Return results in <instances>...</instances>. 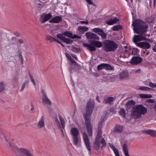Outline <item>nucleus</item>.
<instances>
[{"mask_svg":"<svg viewBox=\"0 0 156 156\" xmlns=\"http://www.w3.org/2000/svg\"><path fill=\"white\" fill-rule=\"evenodd\" d=\"M132 26L134 32L138 34L135 36L133 38V41L136 45L137 42L140 41H145L147 38L145 33L147 30L148 25L146 22L140 20H135L133 23Z\"/></svg>","mask_w":156,"mask_h":156,"instance_id":"1","label":"nucleus"},{"mask_svg":"<svg viewBox=\"0 0 156 156\" xmlns=\"http://www.w3.org/2000/svg\"><path fill=\"white\" fill-rule=\"evenodd\" d=\"M135 104V101L130 100L126 103V105L127 108L132 107L131 111V116L134 119H138L141 117L142 115H144L147 112V108L142 105L133 106Z\"/></svg>","mask_w":156,"mask_h":156,"instance_id":"2","label":"nucleus"},{"mask_svg":"<svg viewBox=\"0 0 156 156\" xmlns=\"http://www.w3.org/2000/svg\"><path fill=\"white\" fill-rule=\"evenodd\" d=\"M94 101L93 100L89 101L87 104L86 112L84 114V117L87 126V133L90 136H91L92 135V126L90 120L94 108Z\"/></svg>","mask_w":156,"mask_h":156,"instance_id":"3","label":"nucleus"},{"mask_svg":"<svg viewBox=\"0 0 156 156\" xmlns=\"http://www.w3.org/2000/svg\"><path fill=\"white\" fill-rule=\"evenodd\" d=\"M102 133L101 130H99L97 133L96 138L94 143V146L96 150L100 149H103L106 146V143L104 138L102 137Z\"/></svg>","mask_w":156,"mask_h":156,"instance_id":"4","label":"nucleus"},{"mask_svg":"<svg viewBox=\"0 0 156 156\" xmlns=\"http://www.w3.org/2000/svg\"><path fill=\"white\" fill-rule=\"evenodd\" d=\"M73 144L76 146L80 144L81 139L79 136V132L77 128H72L70 130Z\"/></svg>","mask_w":156,"mask_h":156,"instance_id":"5","label":"nucleus"},{"mask_svg":"<svg viewBox=\"0 0 156 156\" xmlns=\"http://www.w3.org/2000/svg\"><path fill=\"white\" fill-rule=\"evenodd\" d=\"M91 44L83 43V46L90 51H95L96 50V47L100 48L102 47L101 43L98 41L92 40L90 41Z\"/></svg>","mask_w":156,"mask_h":156,"instance_id":"6","label":"nucleus"},{"mask_svg":"<svg viewBox=\"0 0 156 156\" xmlns=\"http://www.w3.org/2000/svg\"><path fill=\"white\" fill-rule=\"evenodd\" d=\"M117 48V44L111 40L107 41L103 45L104 50L107 51H114Z\"/></svg>","mask_w":156,"mask_h":156,"instance_id":"7","label":"nucleus"},{"mask_svg":"<svg viewBox=\"0 0 156 156\" xmlns=\"http://www.w3.org/2000/svg\"><path fill=\"white\" fill-rule=\"evenodd\" d=\"M83 139L84 143L85 145L87 150L89 151V153L91 154V147L90 146V143L88 139V136L87 134L83 132Z\"/></svg>","mask_w":156,"mask_h":156,"instance_id":"8","label":"nucleus"},{"mask_svg":"<svg viewBox=\"0 0 156 156\" xmlns=\"http://www.w3.org/2000/svg\"><path fill=\"white\" fill-rule=\"evenodd\" d=\"M52 17V16L51 13H48L46 14L43 13L41 15L39 20L41 23H43L50 19Z\"/></svg>","mask_w":156,"mask_h":156,"instance_id":"9","label":"nucleus"},{"mask_svg":"<svg viewBox=\"0 0 156 156\" xmlns=\"http://www.w3.org/2000/svg\"><path fill=\"white\" fill-rule=\"evenodd\" d=\"M119 21V19L115 16L114 14H113L109 17L108 20L106 21V23L108 25H112Z\"/></svg>","mask_w":156,"mask_h":156,"instance_id":"10","label":"nucleus"},{"mask_svg":"<svg viewBox=\"0 0 156 156\" xmlns=\"http://www.w3.org/2000/svg\"><path fill=\"white\" fill-rule=\"evenodd\" d=\"M92 30L94 32L97 33L98 35L101 36L102 38H106V34L101 29L95 28L93 29Z\"/></svg>","mask_w":156,"mask_h":156,"instance_id":"11","label":"nucleus"},{"mask_svg":"<svg viewBox=\"0 0 156 156\" xmlns=\"http://www.w3.org/2000/svg\"><path fill=\"white\" fill-rule=\"evenodd\" d=\"M59 119L61 124V125L58 119L57 118L55 119V124L57 125V126L60 128L62 127L64 128L65 127V121L64 119L61 116H59Z\"/></svg>","mask_w":156,"mask_h":156,"instance_id":"12","label":"nucleus"},{"mask_svg":"<svg viewBox=\"0 0 156 156\" xmlns=\"http://www.w3.org/2000/svg\"><path fill=\"white\" fill-rule=\"evenodd\" d=\"M142 60V58L140 57H133L130 61V63L133 65L137 64L141 62Z\"/></svg>","mask_w":156,"mask_h":156,"instance_id":"13","label":"nucleus"},{"mask_svg":"<svg viewBox=\"0 0 156 156\" xmlns=\"http://www.w3.org/2000/svg\"><path fill=\"white\" fill-rule=\"evenodd\" d=\"M85 35L87 38L88 39H93L99 40V37L95 34L90 33L87 32L85 34Z\"/></svg>","mask_w":156,"mask_h":156,"instance_id":"14","label":"nucleus"},{"mask_svg":"<svg viewBox=\"0 0 156 156\" xmlns=\"http://www.w3.org/2000/svg\"><path fill=\"white\" fill-rule=\"evenodd\" d=\"M137 47L143 49H149L151 47L150 44L147 42H143L136 44Z\"/></svg>","mask_w":156,"mask_h":156,"instance_id":"15","label":"nucleus"},{"mask_svg":"<svg viewBox=\"0 0 156 156\" xmlns=\"http://www.w3.org/2000/svg\"><path fill=\"white\" fill-rule=\"evenodd\" d=\"M45 125L44 117L42 116L37 124V127L39 129H42L45 127Z\"/></svg>","mask_w":156,"mask_h":156,"instance_id":"16","label":"nucleus"},{"mask_svg":"<svg viewBox=\"0 0 156 156\" xmlns=\"http://www.w3.org/2000/svg\"><path fill=\"white\" fill-rule=\"evenodd\" d=\"M62 20V18L59 16H56L49 20L50 23H58L60 22Z\"/></svg>","mask_w":156,"mask_h":156,"instance_id":"17","label":"nucleus"},{"mask_svg":"<svg viewBox=\"0 0 156 156\" xmlns=\"http://www.w3.org/2000/svg\"><path fill=\"white\" fill-rule=\"evenodd\" d=\"M115 98L112 97H109L104 98L102 101L103 104H112L114 101Z\"/></svg>","mask_w":156,"mask_h":156,"instance_id":"18","label":"nucleus"},{"mask_svg":"<svg viewBox=\"0 0 156 156\" xmlns=\"http://www.w3.org/2000/svg\"><path fill=\"white\" fill-rule=\"evenodd\" d=\"M88 29L87 27L85 26H79L77 28L78 30L81 34H84L85 32L87 31Z\"/></svg>","mask_w":156,"mask_h":156,"instance_id":"19","label":"nucleus"},{"mask_svg":"<svg viewBox=\"0 0 156 156\" xmlns=\"http://www.w3.org/2000/svg\"><path fill=\"white\" fill-rule=\"evenodd\" d=\"M144 133L150 135L152 137H156V131L154 130L148 129L145 130Z\"/></svg>","mask_w":156,"mask_h":156,"instance_id":"20","label":"nucleus"},{"mask_svg":"<svg viewBox=\"0 0 156 156\" xmlns=\"http://www.w3.org/2000/svg\"><path fill=\"white\" fill-rule=\"evenodd\" d=\"M119 79L123 80L128 77V73L126 71H122L119 73Z\"/></svg>","mask_w":156,"mask_h":156,"instance_id":"21","label":"nucleus"},{"mask_svg":"<svg viewBox=\"0 0 156 156\" xmlns=\"http://www.w3.org/2000/svg\"><path fill=\"white\" fill-rule=\"evenodd\" d=\"M42 102L44 104L49 105H50L51 103V101L45 94L43 97Z\"/></svg>","mask_w":156,"mask_h":156,"instance_id":"22","label":"nucleus"},{"mask_svg":"<svg viewBox=\"0 0 156 156\" xmlns=\"http://www.w3.org/2000/svg\"><path fill=\"white\" fill-rule=\"evenodd\" d=\"M108 144L110 148L112 150L115 156H119L118 151L115 148V146L110 143H109Z\"/></svg>","mask_w":156,"mask_h":156,"instance_id":"23","label":"nucleus"},{"mask_svg":"<svg viewBox=\"0 0 156 156\" xmlns=\"http://www.w3.org/2000/svg\"><path fill=\"white\" fill-rule=\"evenodd\" d=\"M123 129V126L119 125H116L114 128V131L118 133L122 132Z\"/></svg>","mask_w":156,"mask_h":156,"instance_id":"24","label":"nucleus"},{"mask_svg":"<svg viewBox=\"0 0 156 156\" xmlns=\"http://www.w3.org/2000/svg\"><path fill=\"white\" fill-rule=\"evenodd\" d=\"M10 149L14 151L15 152H22V151L21 150V149H24V148H19L17 146L15 145L12 146L10 147Z\"/></svg>","mask_w":156,"mask_h":156,"instance_id":"25","label":"nucleus"},{"mask_svg":"<svg viewBox=\"0 0 156 156\" xmlns=\"http://www.w3.org/2000/svg\"><path fill=\"white\" fill-rule=\"evenodd\" d=\"M22 152L25 154L27 156H34L29 150L26 149H21Z\"/></svg>","mask_w":156,"mask_h":156,"instance_id":"26","label":"nucleus"},{"mask_svg":"<svg viewBox=\"0 0 156 156\" xmlns=\"http://www.w3.org/2000/svg\"><path fill=\"white\" fill-rule=\"evenodd\" d=\"M123 151L125 156H130L128 152L127 147L126 144H124L123 145Z\"/></svg>","mask_w":156,"mask_h":156,"instance_id":"27","label":"nucleus"},{"mask_svg":"<svg viewBox=\"0 0 156 156\" xmlns=\"http://www.w3.org/2000/svg\"><path fill=\"white\" fill-rule=\"evenodd\" d=\"M119 115L122 117L124 118L126 115V112L125 109L123 108H121L119 112Z\"/></svg>","mask_w":156,"mask_h":156,"instance_id":"28","label":"nucleus"},{"mask_svg":"<svg viewBox=\"0 0 156 156\" xmlns=\"http://www.w3.org/2000/svg\"><path fill=\"white\" fill-rule=\"evenodd\" d=\"M139 96L141 98H145L152 97V95L151 94H139Z\"/></svg>","mask_w":156,"mask_h":156,"instance_id":"29","label":"nucleus"},{"mask_svg":"<svg viewBox=\"0 0 156 156\" xmlns=\"http://www.w3.org/2000/svg\"><path fill=\"white\" fill-rule=\"evenodd\" d=\"M63 34L67 37L72 38L73 34L68 31L64 32L62 33Z\"/></svg>","mask_w":156,"mask_h":156,"instance_id":"30","label":"nucleus"},{"mask_svg":"<svg viewBox=\"0 0 156 156\" xmlns=\"http://www.w3.org/2000/svg\"><path fill=\"white\" fill-rule=\"evenodd\" d=\"M138 89L141 90L148 91H150L152 90V89L150 88L144 86L140 87Z\"/></svg>","mask_w":156,"mask_h":156,"instance_id":"31","label":"nucleus"},{"mask_svg":"<svg viewBox=\"0 0 156 156\" xmlns=\"http://www.w3.org/2000/svg\"><path fill=\"white\" fill-rule=\"evenodd\" d=\"M105 69L106 70H113L114 67L108 64L105 63Z\"/></svg>","mask_w":156,"mask_h":156,"instance_id":"32","label":"nucleus"},{"mask_svg":"<svg viewBox=\"0 0 156 156\" xmlns=\"http://www.w3.org/2000/svg\"><path fill=\"white\" fill-rule=\"evenodd\" d=\"M5 89V84L3 82H0V92L4 91Z\"/></svg>","mask_w":156,"mask_h":156,"instance_id":"33","label":"nucleus"},{"mask_svg":"<svg viewBox=\"0 0 156 156\" xmlns=\"http://www.w3.org/2000/svg\"><path fill=\"white\" fill-rule=\"evenodd\" d=\"M62 41L67 44H70L72 43V41L70 39L64 37Z\"/></svg>","mask_w":156,"mask_h":156,"instance_id":"34","label":"nucleus"},{"mask_svg":"<svg viewBox=\"0 0 156 156\" xmlns=\"http://www.w3.org/2000/svg\"><path fill=\"white\" fill-rule=\"evenodd\" d=\"M105 63H102L98 65L97 66V69L98 70H100L102 69H105Z\"/></svg>","mask_w":156,"mask_h":156,"instance_id":"35","label":"nucleus"},{"mask_svg":"<svg viewBox=\"0 0 156 156\" xmlns=\"http://www.w3.org/2000/svg\"><path fill=\"white\" fill-rule=\"evenodd\" d=\"M46 40L47 41H50L51 42H53L55 41V38L51 36L47 35L46 36Z\"/></svg>","mask_w":156,"mask_h":156,"instance_id":"36","label":"nucleus"},{"mask_svg":"<svg viewBox=\"0 0 156 156\" xmlns=\"http://www.w3.org/2000/svg\"><path fill=\"white\" fill-rule=\"evenodd\" d=\"M112 29L114 31H117L121 29V27L119 25H115L112 27Z\"/></svg>","mask_w":156,"mask_h":156,"instance_id":"37","label":"nucleus"},{"mask_svg":"<svg viewBox=\"0 0 156 156\" xmlns=\"http://www.w3.org/2000/svg\"><path fill=\"white\" fill-rule=\"evenodd\" d=\"M29 76L31 81L32 82L34 86H36V83L34 79L33 76L30 73H29Z\"/></svg>","mask_w":156,"mask_h":156,"instance_id":"38","label":"nucleus"},{"mask_svg":"<svg viewBox=\"0 0 156 156\" xmlns=\"http://www.w3.org/2000/svg\"><path fill=\"white\" fill-rule=\"evenodd\" d=\"M101 120L99 122L98 125V128L100 129L101 128L103 124V122L105 120L102 118H101Z\"/></svg>","mask_w":156,"mask_h":156,"instance_id":"39","label":"nucleus"},{"mask_svg":"<svg viewBox=\"0 0 156 156\" xmlns=\"http://www.w3.org/2000/svg\"><path fill=\"white\" fill-rule=\"evenodd\" d=\"M149 87L152 88H156V83H153L152 82H150L149 83Z\"/></svg>","mask_w":156,"mask_h":156,"instance_id":"40","label":"nucleus"},{"mask_svg":"<svg viewBox=\"0 0 156 156\" xmlns=\"http://www.w3.org/2000/svg\"><path fill=\"white\" fill-rule=\"evenodd\" d=\"M63 34L62 33V34H58L57 35V37L61 39V40L62 41L64 37L63 36Z\"/></svg>","mask_w":156,"mask_h":156,"instance_id":"41","label":"nucleus"},{"mask_svg":"<svg viewBox=\"0 0 156 156\" xmlns=\"http://www.w3.org/2000/svg\"><path fill=\"white\" fill-rule=\"evenodd\" d=\"M72 50L74 52L77 53L79 52V51H80V49H79L76 48L75 47H72Z\"/></svg>","mask_w":156,"mask_h":156,"instance_id":"42","label":"nucleus"},{"mask_svg":"<svg viewBox=\"0 0 156 156\" xmlns=\"http://www.w3.org/2000/svg\"><path fill=\"white\" fill-rule=\"evenodd\" d=\"M19 57L21 61V63L22 64H23V58L21 54H19Z\"/></svg>","mask_w":156,"mask_h":156,"instance_id":"43","label":"nucleus"},{"mask_svg":"<svg viewBox=\"0 0 156 156\" xmlns=\"http://www.w3.org/2000/svg\"><path fill=\"white\" fill-rule=\"evenodd\" d=\"M81 38V36H79L77 35L74 34L73 35H72V38L75 39V38Z\"/></svg>","mask_w":156,"mask_h":156,"instance_id":"44","label":"nucleus"},{"mask_svg":"<svg viewBox=\"0 0 156 156\" xmlns=\"http://www.w3.org/2000/svg\"><path fill=\"white\" fill-rule=\"evenodd\" d=\"M127 48V46H124V48L123 49V50L124 51V52H123V53H124L125 55H128L129 54L127 50L126 49Z\"/></svg>","mask_w":156,"mask_h":156,"instance_id":"45","label":"nucleus"},{"mask_svg":"<svg viewBox=\"0 0 156 156\" xmlns=\"http://www.w3.org/2000/svg\"><path fill=\"white\" fill-rule=\"evenodd\" d=\"M79 23L81 24H85L86 25H87L88 23V22L87 20L86 21H80Z\"/></svg>","mask_w":156,"mask_h":156,"instance_id":"46","label":"nucleus"},{"mask_svg":"<svg viewBox=\"0 0 156 156\" xmlns=\"http://www.w3.org/2000/svg\"><path fill=\"white\" fill-rule=\"evenodd\" d=\"M44 6V5L41 4H39L37 6V7L39 9H41Z\"/></svg>","mask_w":156,"mask_h":156,"instance_id":"47","label":"nucleus"},{"mask_svg":"<svg viewBox=\"0 0 156 156\" xmlns=\"http://www.w3.org/2000/svg\"><path fill=\"white\" fill-rule=\"evenodd\" d=\"M154 102V100L153 99H148L146 101V102L147 103H153Z\"/></svg>","mask_w":156,"mask_h":156,"instance_id":"48","label":"nucleus"},{"mask_svg":"<svg viewBox=\"0 0 156 156\" xmlns=\"http://www.w3.org/2000/svg\"><path fill=\"white\" fill-rule=\"evenodd\" d=\"M86 1L89 4L92 5H94V3L92 0H86Z\"/></svg>","mask_w":156,"mask_h":156,"instance_id":"49","label":"nucleus"},{"mask_svg":"<svg viewBox=\"0 0 156 156\" xmlns=\"http://www.w3.org/2000/svg\"><path fill=\"white\" fill-rule=\"evenodd\" d=\"M139 51V50L138 49L136 48V49H134L133 50V51H132V53L133 54H135L136 53H137Z\"/></svg>","mask_w":156,"mask_h":156,"instance_id":"50","label":"nucleus"},{"mask_svg":"<svg viewBox=\"0 0 156 156\" xmlns=\"http://www.w3.org/2000/svg\"><path fill=\"white\" fill-rule=\"evenodd\" d=\"M75 68H77L78 69H81V67L80 65H79L77 63L74 65Z\"/></svg>","mask_w":156,"mask_h":156,"instance_id":"51","label":"nucleus"},{"mask_svg":"<svg viewBox=\"0 0 156 156\" xmlns=\"http://www.w3.org/2000/svg\"><path fill=\"white\" fill-rule=\"evenodd\" d=\"M69 61L72 63L74 64V65H75L76 62L72 58L69 60Z\"/></svg>","mask_w":156,"mask_h":156,"instance_id":"52","label":"nucleus"},{"mask_svg":"<svg viewBox=\"0 0 156 156\" xmlns=\"http://www.w3.org/2000/svg\"><path fill=\"white\" fill-rule=\"evenodd\" d=\"M25 86V83H23V84L21 86V89L20 90V91H22L23 90Z\"/></svg>","mask_w":156,"mask_h":156,"instance_id":"53","label":"nucleus"},{"mask_svg":"<svg viewBox=\"0 0 156 156\" xmlns=\"http://www.w3.org/2000/svg\"><path fill=\"white\" fill-rule=\"evenodd\" d=\"M69 71L71 73H72L74 71H76V70L75 69H73L72 68V67H70V68H69Z\"/></svg>","mask_w":156,"mask_h":156,"instance_id":"54","label":"nucleus"},{"mask_svg":"<svg viewBox=\"0 0 156 156\" xmlns=\"http://www.w3.org/2000/svg\"><path fill=\"white\" fill-rule=\"evenodd\" d=\"M66 56L69 60L72 58V57L70 56L69 54L66 53Z\"/></svg>","mask_w":156,"mask_h":156,"instance_id":"55","label":"nucleus"},{"mask_svg":"<svg viewBox=\"0 0 156 156\" xmlns=\"http://www.w3.org/2000/svg\"><path fill=\"white\" fill-rule=\"evenodd\" d=\"M31 108H30L31 111H33L34 110V106L33 104L32 103H31Z\"/></svg>","mask_w":156,"mask_h":156,"instance_id":"56","label":"nucleus"},{"mask_svg":"<svg viewBox=\"0 0 156 156\" xmlns=\"http://www.w3.org/2000/svg\"><path fill=\"white\" fill-rule=\"evenodd\" d=\"M141 70L140 69H138L134 70L135 73H140V72Z\"/></svg>","mask_w":156,"mask_h":156,"instance_id":"57","label":"nucleus"},{"mask_svg":"<svg viewBox=\"0 0 156 156\" xmlns=\"http://www.w3.org/2000/svg\"><path fill=\"white\" fill-rule=\"evenodd\" d=\"M18 42L20 44H22L23 43V41L22 39H19V40Z\"/></svg>","mask_w":156,"mask_h":156,"instance_id":"58","label":"nucleus"},{"mask_svg":"<svg viewBox=\"0 0 156 156\" xmlns=\"http://www.w3.org/2000/svg\"><path fill=\"white\" fill-rule=\"evenodd\" d=\"M71 55L74 58H75L76 60H78V58L76 55H73V54H72Z\"/></svg>","mask_w":156,"mask_h":156,"instance_id":"59","label":"nucleus"},{"mask_svg":"<svg viewBox=\"0 0 156 156\" xmlns=\"http://www.w3.org/2000/svg\"><path fill=\"white\" fill-rule=\"evenodd\" d=\"M109 112H113L115 113V111H114V109L113 108H110L109 110Z\"/></svg>","mask_w":156,"mask_h":156,"instance_id":"60","label":"nucleus"},{"mask_svg":"<svg viewBox=\"0 0 156 156\" xmlns=\"http://www.w3.org/2000/svg\"><path fill=\"white\" fill-rule=\"evenodd\" d=\"M153 50L154 51L156 52V44L154 45Z\"/></svg>","mask_w":156,"mask_h":156,"instance_id":"61","label":"nucleus"},{"mask_svg":"<svg viewBox=\"0 0 156 156\" xmlns=\"http://www.w3.org/2000/svg\"><path fill=\"white\" fill-rule=\"evenodd\" d=\"M96 100L98 102H100V101L99 100V97L98 96H97V97H96Z\"/></svg>","mask_w":156,"mask_h":156,"instance_id":"62","label":"nucleus"},{"mask_svg":"<svg viewBox=\"0 0 156 156\" xmlns=\"http://www.w3.org/2000/svg\"><path fill=\"white\" fill-rule=\"evenodd\" d=\"M14 34L17 36H19L20 35V34L18 33H16Z\"/></svg>","mask_w":156,"mask_h":156,"instance_id":"63","label":"nucleus"},{"mask_svg":"<svg viewBox=\"0 0 156 156\" xmlns=\"http://www.w3.org/2000/svg\"><path fill=\"white\" fill-rule=\"evenodd\" d=\"M55 41H56L58 43H59L60 44L61 43V42L59 41H58V40H57V39H55Z\"/></svg>","mask_w":156,"mask_h":156,"instance_id":"64","label":"nucleus"}]
</instances>
